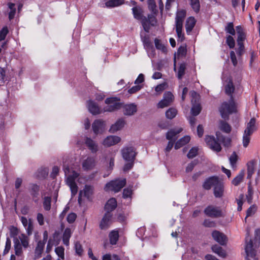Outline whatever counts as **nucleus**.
Returning a JSON list of instances; mask_svg holds the SVG:
<instances>
[{"mask_svg":"<svg viewBox=\"0 0 260 260\" xmlns=\"http://www.w3.org/2000/svg\"><path fill=\"white\" fill-rule=\"evenodd\" d=\"M230 131H222L221 134L219 131L217 132L216 139L214 136H206L205 139L207 145L213 151L219 152L222 148L219 142L223 144L224 146H229L231 144V139L229 136Z\"/></svg>","mask_w":260,"mask_h":260,"instance_id":"1","label":"nucleus"},{"mask_svg":"<svg viewBox=\"0 0 260 260\" xmlns=\"http://www.w3.org/2000/svg\"><path fill=\"white\" fill-rule=\"evenodd\" d=\"M134 17L137 20H141L144 29L149 32L150 27L154 26L157 23L155 17L153 15H149L148 17L143 16V10L140 6H136L132 9Z\"/></svg>","mask_w":260,"mask_h":260,"instance_id":"2","label":"nucleus"},{"mask_svg":"<svg viewBox=\"0 0 260 260\" xmlns=\"http://www.w3.org/2000/svg\"><path fill=\"white\" fill-rule=\"evenodd\" d=\"M29 238L24 234H21L18 238H14L15 253L17 256H21L23 253L22 246L27 248L29 246Z\"/></svg>","mask_w":260,"mask_h":260,"instance_id":"3","label":"nucleus"},{"mask_svg":"<svg viewBox=\"0 0 260 260\" xmlns=\"http://www.w3.org/2000/svg\"><path fill=\"white\" fill-rule=\"evenodd\" d=\"M186 16V11L184 10H178L175 18L176 31L179 40L182 41L184 40V34L182 33L183 22Z\"/></svg>","mask_w":260,"mask_h":260,"instance_id":"4","label":"nucleus"},{"mask_svg":"<svg viewBox=\"0 0 260 260\" xmlns=\"http://www.w3.org/2000/svg\"><path fill=\"white\" fill-rule=\"evenodd\" d=\"M105 103L107 105L104 107V112H113L121 108L120 100L116 97L107 98Z\"/></svg>","mask_w":260,"mask_h":260,"instance_id":"5","label":"nucleus"},{"mask_svg":"<svg viewBox=\"0 0 260 260\" xmlns=\"http://www.w3.org/2000/svg\"><path fill=\"white\" fill-rule=\"evenodd\" d=\"M249 232L247 231V236L245 238V251L246 254V259L250 260V258H254V260H257L255 258L256 250L253 248V242L251 239H249Z\"/></svg>","mask_w":260,"mask_h":260,"instance_id":"6","label":"nucleus"},{"mask_svg":"<svg viewBox=\"0 0 260 260\" xmlns=\"http://www.w3.org/2000/svg\"><path fill=\"white\" fill-rule=\"evenodd\" d=\"M236 111V107L233 100L231 98L229 102L223 103L220 108L221 116L225 118L229 114Z\"/></svg>","mask_w":260,"mask_h":260,"instance_id":"7","label":"nucleus"},{"mask_svg":"<svg viewBox=\"0 0 260 260\" xmlns=\"http://www.w3.org/2000/svg\"><path fill=\"white\" fill-rule=\"evenodd\" d=\"M126 184V179H116L106 184L105 189L112 190L115 192L119 191Z\"/></svg>","mask_w":260,"mask_h":260,"instance_id":"8","label":"nucleus"},{"mask_svg":"<svg viewBox=\"0 0 260 260\" xmlns=\"http://www.w3.org/2000/svg\"><path fill=\"white\" fill-rule=\"evenodd\" d=\"M191 96V102L192 103V108L191 109V113L193 116H197L200 113L201 111V107L199 103V95L194 91L190 92Z\"/></svg>","mask_w":260,"mask_h":260,"instance_id":"9","label":"nucleus"},{"mask_svg":"<svg viewBox=\"0 0 260 260\" xmlns=\"http://www.w3.org/2000/svg\"><path fill=\"white\" fill-rule=\"evenodd\" d=\"M204 213L211 218H218L223 216L222 210L219 207L214 205H209L204 210Z\"/></svg>","mask_w":260,"mask_h":260,"instance_id":"10","label":"nucleus"},{"mask_svg":"<svg viewBox=\"0 0 260 260\" xmlns=\"http://www.w3.org/2000/svg\"><path fill=\"white\" fill-rule=\"evenodd\" d=\"M174 97L170 91L164 93L162 99L157 104L158 108H164L170 106L174 101Z\"/></svg>","mask_w":260,"mask_h":260,"instance_id":"11","label":"nucleus"},{"mask_svg":"<svg viewBox=\"0 0 260 260\" xmlns=\"http://www.w3.org/2000/svg\"><path fill=\"white\" fill-rule=\"evenodd\" d=\"M112 216V213L106 212L105 213L100 224L101 229L104 230L108 228L113 221Z\"/></svg>","mask_w":260,"mask_h":260,"instance_id":"12","label":"nucleus"},{"mask_svg":"<svg viewBox=\"0 0 260 260\" xmlns=\"http://www.w3.org/2000/svg\"><path fill=\"white\" fill-rule=\"evenodd\" d=\"M123 158L127 161L134 160L136 153L134 149L132 147H125L121 150Z\"/></svg>","mask_w":260,"mask_h":260,"instance_id":"13","label":"nucleus"},{"mask_svg":"<svg viewBox=\"0 0 260 260\" xmlns=\"http://www.w3.org/2000/svg\"><path fill=\"white\" fill-rule=\"evenodd\" d=\"M212 236L214 240L221 245H224L227 242L226 236L220 232L214 230L212 233Z\"/></svg>","mask_w":260,"mask_h":260,"instance_id":"14","label":"nucleus"},{"mask_svg":"<svg viewBox=\"0 0 260 260\" xmlns=\"http://www.w3.org/2000/svg\"><path fill=\"white\" fill-rule=\"evenodd\" d=\"M120 141L121 138L119 137L109 136L104 140L102 144L104 146L108 147L118 143Z\"/></svg>","mask_w":260,"mask_h":260,"instance_id":"15","label":"nucleus"},{"mask_svg":"<svg viewBox=\"0 0 260 260\" xmlns=\"http://www.w3.org/2000/svg\"><path fill=\"white\" fill-rule=\"evenodd\" d=\"M87 108L89 111L93 115L100 114L103 112L97 104L92 100H89L87 102Z\"/></svg>","mask_w":260,"mask_h":260,"instance_id":"16","label":"nucleus"},{"mask_svg":"<svg viewBox=\"0 0 260 260\" xmlns=\"http://www.w3.org/2000/svg\"><path fill=\"white\" fill-rule=\"evenodd\" d=\"M137 111V105L134 103L127 104L123 107V113L125 115H133L136 113Z\"/></svg>","mask_w":260,"mask_h":260,"instance_id":"17","label":"nucleus"},{"mask_svg":"<svg viewBox=\"0 0 260 260\" xmlns=\"http://www.w3.org/2000/svg\"><path fill=\"white\" fill-rule=\"evenodd\" d=\"M85 144L90 151L95 153L99 150L98 144L90 138L86 137L85 140Z\"/></svg>","mask_w":260,"mask_h":260,"instance_id":"18","label":"nucleus"},{"mask_svg":"<svg viewBox=\"0 0 260 260\" xmlns=\"http://www.w3.org/2000/svg\"><path fill=\"white\" fill-rule=\"evenodd\" d=\"M219 181L218 177L215 176H212L207 179L203 184V187L206 190H209L211 187L215 185V184Z\"/></svg>","mask_w":260,"mask_h":260,"instance_id":"19","label":"nucleus"},{"mask_svg":"<svg viewBox=\"0 0 260 260\" xmlns=\"http://www.w3.org/2000/svg\"><path fill=\"white\" fill-rule=\"evenodd\" d=\"M107 122L101 119H95L92 124V130H102L107 127Z\"/></svg>","mask_w":260,"mask_h":260,"instance_id":"20","label":"nucleus"},{"mask_svg":"<svg viewBox=\"0 0 260 260\" xmlns=\"http://www.w3.org/2000/svg\"><path fill=\"white\" fill-rule=\"evenodd\" d=\"M223 183L219 180L214 187V195L216 198H221L223 196Z\"/></svg>","mask_w":260,"mask_h":260,"instance_id":"21","label":"nucleus"},{"mask_svg":"<svg viewBox=\"0 0 260 260\" xmlns=\"http://www.w3.org/2000/svg\"><path fill=\"white\" fill-rule=\"evenodd\" d=\"M126 120L123 118H120L111 125L110 130H120L126 128Z\"/></svg>","mask_w":260,"mask_h":260,"instance_id":"22","label":"nucleus"},{"mask_svg":"<svg viewBox=\"0 0 260 260\" xmlns=\"http://www.w3.org/2000/svg\"><path fill=\"white\" fill-rule=\"evenodd\" d=\"M236 30L238 34L237 42L239 46V49L242 50L243 49V41L245 39V35L240 26H237L236 27Z\"/></svg>","mask_w":260,"mask_h":260,"instance_id":"23","label":"nucleus"},{"mask_svg":"<svg viewBox=\"0 0 260 260\" xmlns=\"http://www.w3.org/2000/svg\"><path fill=\"white\" fill-rule=\"evenodd\" d=\"M95 165V161L94 158L92 157H88L86 159L84 160L82 163L83 169L85 170H92Z\"/></svg>","mask_w":260,"mask_h":260,"instance_id":"24","label":"nucleus"},{"mask_svg":"<svg viewBox=\"0 0 260 260\" xmlns=\"http://www.w3.org/2000/svg\"><path fill=\"white\" fill-rule=\"evenodd\" d=\"M63 170L65 175L68 176L67 181H69L70 179L74 181H75V180L78 177L79 175V174L75 171H73L72 172H71L70 168L68 166L66 167L64 166Z\"/></svg>","mask_w":260,"mask_h":260,"instance_id":"25","label":"nucleus"},{"mask_svg":"<svg viewBox=\"0 0 260 260\" xmlns=\"http://www.w3.org/2000/svg\"><path fill=\"white\" fill-rule=\"evenodd\" d=\"M117 207V201L115 198L110 199L105 206L106 212L112 213Z\"/></svg>","mask_w":260,"mask_h":260,"instance_id":"26","label":"nucleus"},{"mask_svg":"<svg viewBox=\"0 0 260 260\" xmlns=\"http://www.w3.org/2000/svg\"><path fill=\"white\" fill-rule=\"evenodd\" d=\"M45 244V242H42V241H39L38 242L37 247H36L35 251V259H38L41 257Z\"/></svg>","mask_w":260,"mask_h":260,"instance_id":"27","label":"nucleus"},{"mask_svg":"<svg viewBox=\"0 0 260 260\" xmlns=\"http://www.w3.org/2000/svg\"><path fill=\"white\" fill-rule=\"evenodd\" d=\"M92 193V187L90 185H86L85 186L83 190L80 191L79 198H78V202H80L81 200V197L83 196L89 198L91 194Z\"/></svg>","mask_w":260,"mask_h":260,"instance_id":"28","label":"nucleus"},{"mask_svg":"<svg viewBox=\"0 0 260 260\" xmlns=\"http://www.w3.org/2000/svg\"><path fill=\"white\" fill-rule=\"evenodd\" d=\"M196 23V20L193 17H188L186 21L185 28L186 32L189 34Z\"/></svg>","mask_w":260,"mask_h":260,"instance_id":"29","label":"nucleus"},{"mask_svg":"<svg viewBox=\"0 0 260 260\" xmlns=\"http://www.w3.org/2000/svg\"><path fill=\"white\" fill-rule=\"evenodd\" d=\"M256 162L254 160L249 161L247 164V178L250 179L255 170Z\"/></svg>","mask_w":260,"mask_h":260,"instance_id":"30","label":"nucleus"},{"mask_svg":"<svg viewBox=\"0 0 260 260\" xmlns=\"http://www.w3.org/2000/svg\"><path fill=\"white\" fill-rule=\"evenodd\" d=\"M190 140V138L188 136H185L183 138L180 139L178 141L176 142L175 145V149H178L181 148L183 146L185 145L187 143H188Z\"/></svg>","mask_w":260,"mask_h":260,"instance_id":"31","label":"nucleus"},{"mask_svg":"<svg viewBox=\"0 0 260 260\" xmlns=\"http://www.w3.org/2000/svg\"><path fill=\"white\" fill-rule=\"evenodd\" d=\"M110 243L112 245H115L119 239V233L117 231L113 230L109 234Z\"/></svg>","mask_w":260,"mask_h":260,"instance_id":"32","label":"nucleus"},{"mask_svg":"<svg viewBox=\"0 0 260 260\" xmlns=\"http://www.w3.org/2000/svg\"><path fill=\"white\" fill-rule=\"evenodd\" d=\"M181 131H168L166 133V139L169 141L175 142L178 138V134Z\"/></svg>","mask_w":260,"mask_h":260,"instance_id":"33","label":"nucleus"},{"mask_svg":"<svg viewBox=\"0 0 260 260\" xmlns=\"http://www.w3.org/2000/svg\"><path fill=\"white\" fill-rule=\"evenodd\" d=\"M124 0H109L106 2L105 5L107 8L118 7L124 4Z\"/></svg>","mask_w":260,"mask_h":260,"instance_id":"34","label":"nucleus"},{"mask_svg":"<svg viewBox=\"0 0 260 260\" xmlns=\"http://www.w3.org/2000/svg\"><path fill=\"white\" fill-rule=\"evenodd\" d=\"M253 131H244L243 136V145L244 147H247L250 142L251 136Z\"/></svg>","mask_w":260,"mask_h":260,"instance_id":"35","label":"nucleus"},{"mask_svg":"<svg viewBox=\"0 0 260 260\" xmlns=\"http://www.w3.org/2000/svg\"><path fill=\"white\" fill-rule=\"evenodd\" d=\"M71 236V230L69 228H67L63 234L62 241L63 244L66 246H69V240Z\"/></svg>","mask_w":260,"mask_h":260,"instance_id":"36","label":"nucleus"},{"mask_svg":"<svg viewBox=\"0 0 260 260\" xmlns=\"http://www.w3.org/2000/svg\"><path fill=\"white\" fill-rule=\"evenodd\" d=\"M212 251L217 254L219 256L222 257H225L226 256L225 251L220 246L215 245L212 247Z\"/></svg>","mask_w":260,"mask_h":260,"instance_id":"37","label":"nucleus"},{"mask_svg":"<svg viewBox=\"0 0 260 260\" xmlns=\"http://www.w3.org/2000/svg\"><path fill=\"white\" fill-rule=\"evenodd\" d=\"M226 82V83L225 84V92L226 94L230 95L233 92L234 87L230 78L228 79Z\"/></svg>","mask_w":260,"mask_h":260,"instance_id":"38","label":"nucleus"},{"mask_svg":"<svg viewBox=\"0 0 260 260\" xmlns=\"http://www.w3.org/2000/svg\"><path fill=\"white\" fill-rule=\"evenodd\" d=\"M67 184L69 186L72 194L75 195L78 191V186L75 181L70 179L69 181H67Z\"/></svg>","mask_w":260,"mask_h":260,"instance_id":"39","label":"nucleus"},{"mask_svg":"<svg viewBox=\"0 0 260 260\" xmlns=\"http://www.w3.org/2000/svg\"><path fill=\"white\" fill-rule=\"evenodd\" d=\"M190 5L192 9L196 13L199 12L200 10V3L199 0H190Z\"/></svg>","mask_w":260,"mask_h":260,"instance_id":"40","label":"nucleus"},{"mask_svg":"<svg viewBox=\"0 0 260 260\" xmlns=\"http://www.w3.org/2000/svg\"><path fill=\"white\" fill-rule=\"evenodd\" d=\"M251 183L249 182L248 186V191L246 195V198L247 202L248 204H251L252 202V199H253V191L252 189V187L251 185Z\"/></svg>","mask_w":260,"mask_h":260,"instance_id":"41","label":"nucleus"},{"mask_svg":"<svg viewBox=\"0 0 260 260\" xmlns=\"http://www.w3.org/2000/svg\"><path fill=\"white\" fill-rule=\"evenodd\" d=\"M244 176V173L243 171H242L232 181V183L235 186H238L243 179V177Z\"/></svg>","mask_w":260,"mask_h":260,"instance_id":"42","label":"nucleus"},{"mask_svg":"<svg viewBox=\"0 0 260 260\" xmlns=\"http://www.w3.org/2000/svg\"><path fill=\"white\" fill-rule=\"evenodd\" d=\"M177 113V111L174 108H169L166 112V116L168 119H173L174 118Z\"/></svg>","mask_w":260,"mask_h":260,"instance_id":"43","label":"nucleus"},{"mask_svg":"<svg viewBox=\"0 0 260 260\" xmlns=\"http://www.w3.org/2000/svg\"><path fill=\"white\" fill-rule=\"evenodd\" d=\"M154 43L155 47L157 49L161 50L163 52H166V47L163 44L161 43L159 40L155 39L154 40Z\"/></svg>","mask_w":260,"mask_h":260,"instance_id":"44","label":"nucleus"},{"mask_svg":"<svg viewBox=\"0 0 260 260\" xmlns=\"http://www.w3.org/2000/svg\"><path fill=\"white\" fill-rule=\"evenodd\" d=\"M55 252L60 258L64 259V248L62 246L57 247L55 249Z\"/></svg>","mask_w":260,"mask_h":260,"instance_id":"45","label":"nucleus"},{"mask_svg":"<svg viewBox=\"0 0 260 260\" xmlns=\"http://www.w3.org/2000/svg\"><path fill=\"white\" fill-rule=\"evenodd\" d=\"M51 198L45 197L44 199L43 206L45 210L48 211L51 208Z\"/></svg>","mask_w":260,"mask_h":260,"instance_id":"46","label":"nucleus"},{"mask_svg":"<svg viewBox=\"0 0 260 260\" xmlns=\"http://www.w3.org/2000/svg\"><path fill=\"white\" fill-rule=\"evenodd\" d=\"M244 198V194L242 193L239 195L238 198L236 199V201L238 204L237 210L238 211H240L242 208V205L243 204V200Z\"/></svg>","mask_w":260,"mask_h":260,"instance_id":"47","label":"nucleus"},{"mask_svg":"<svg viewBox=\"0 0 260 260\" xmlns=\"http://www.w3.org/2000/svg\"><path fill=\"white\" fill-rule=\"evenodd\" d=\"M203 225L207 228H215L216 224L214 221L211 220L209 219H206L204 220Z\"/></svg>","mask_w":260,"mask_h":260,"instance_id":"48","label":"nucleus"},{"mask_svg":"<svg viewBox=\"0 0 260 260\" xmlns=\"http://www.w3.org/2000/svg\"><path fill=\"white\" fill-rule=\"evenodd\" d=\"M218 127L221 130H231V129L230 125L224 121H220Z\"/></svg>","mask_w":260,"mask_h":260,"instance_id":"49","label":"nucleus"},{"mask_svg":"<svg viewBox=\"0 0 260 260\" xmlns=\"http://www.w3.org/2000/svg\"><path fill=\"white\" fill-rule=\"evenodd\" d=\"M167 86V84L166 82H164L157 85L155 88V90L156 92H158L159 94L163 90L166 89Z\"/></svg>","mask_w":260,"mask_h":260,"instance_id":"50","label":"nucleus"},{"mask_svg":"<svg viewBox=\"0 0 260 260\" xmlns=\"http://www.w3.org/2000/svg\"><path fill=\"white\" fill-rule=\"evenodd\" d=\"M238 159V156L235 152H233L230 157V164L233 168L235 166L236 163Z\"/></svg>","mask_w":260,"mask_h":260,"instance_id":"51","label":"nucleus"},{"mask_svg":"<svg viewBox=\"0 0 260 260\" xmlns=\"http://www.w3.org/2000/svg\"><path fill=\"white\" fill-rule=\"evenodd\" d=\"M225 30L226 32L229 33L232 35H234L235 34V31L234 28V25L232 22H230L228 24L227 26L225 27Z\"/></svg>","mask_w":260,"mask_h":260,"instance_id":"52","label":"nucleus"},{"mask_svg":"<svg viewBox=\"0 0 260 260\" xmlns=\"http://www.w3.org/2000/svg\"><path fill=\"white\" fill-rule=\"evenodd\" d=\"M75 249L76 253L79 255H81L83 250L81 244L79 242H76L75 244Z\"/></svg>","mask_w":260,"mask_h":260,"instance_id":"53","label":"nucleus"},{"mask_svg":"<svg viewBox=\"0 0 260 260\" xmlns=\"http://www.w3.org/2000/svg\"><path fill=\"white\" fill-rule=\"evenodd\" d=\"M185 68L186 67L184 63H181L180 65L178 72V77L179 79H181L183 75L184 74Z\"/></svg>","mask_w":260,"mask_h":260,"instance_id":"54","label":"nucleus"},{"mask_svg":"<svg viewBox=\"0 0 260 260\" xmlns=\"http://www.w3.org/2000/svg\"><path fill=\"white\" fill-rule=\"evenodd\" d=\"M198 149L197 148L193 147L189 151L187 154V157L192 158L194 157L198 154Z\"/></svg>","mask_w":260,"mask_h":260,"instance_id":"55","label":"nucleus"},{"mask_svg":"<svg viewBox=\"0 0 260 260\" xmlns=\"http://www.w3.org/2000/svg\"><path fill=\"white\" fill-rule=\"evenodd\" d=\"M198 161L194 160L192 161L190 164L188 165L186 168V172L188 173L191 172L193 169L194 167L197 165Z\"/></svg>","mask_w":260,"mask_h":260,"instance_id":"56","label":"nucleus"},{"mask_svg":"<svg viewBox=\"0 0 260 260\" xmlns=\"http://www.w3.org/2000/svg\"><path fill=\"white\" fill-rule=\"evenodd\" d=\"M142 88V85H137L133 86L128 90V92L130 94H133L139 91Z\"/></svg>","mask_w":260,"mask_h":260,"instance_id":"57","label":"nucleus"},{"mask_svg":"<svg viewBox=\"0 0 260 260\" xmlns=\"http://www.w3.org/2000/svg\"><path fill=\"white\" fill-rule=\"evenodd\" d=\"M226 43L230 48H234L235 46V40L234 38L231 36H228L226 38Z\"/></svg>","mask_w":260,"mask_h":260,"instance_id":"58","label":"nucleus"},{"mask_svg":"<svg viewBox=\"0 0 260 260\" xmlns=\"http://www.w3.org/2000/svg\"><path fill=\"white\" fill-rule=\"evenodd\" d=\"M187 52L186 47L185 46H181L178 50V55L180 56H185Z\"/></svg>","mask_w":260,"mask_h":260,"instance_id":"59","label":"nucleus"},{"mask_svg":"<svg viewBox=\"0 0 260 260\" xmlns=\"http://www.w3.org/2000/svg\"><path fill=\"white\" fill-rule=\"evenodd\" d=\"M8 32V30L7 27H4L0 31V42L4 40L5 39Z\"/></svg>","mask_w":260,"mask_h":260,"instance_id":"60","label":"nucleus"},{"mask_svg":"<svg viewBox=\"0 0 260 260\" xmlns=\"http://www.w3.org/2000/svg\"><path fill=\"white\" fill-rule=\"evenodd\" d=\"M25 229L26 230V232L28 236L32 234L34 226L30 220H29L28 225L26 226V228H25Z\"/></svg>","mask_w":260,"mask_h":260,"instance_id":"61","label":"nucleus"},{"mask_svg":"<svg viewBox=\"0 0 260 260\" xmlns=\"http://www.w3.org/2000/svg\"><path fill=\"white\" fill-rule=\"evenodd\" d=\"M77 215L74 213H70L67 216V221L70 223H73L76 220Z\"/></svg>","mask_w":260,"mask_h":260,"instance_id":"62","label":"nucleus"},{"mask_svg":"<svg viewBox=\"0 0 260 260\" xmlns=\"http://www.w3.org/2000/svg\"><path fill=\"white\" fill-rule=\"evenodd\" d=\"M132 193V190L131 188H124L123 191V197L127 198L131 197Z\"/></svg>","mask_w":260,"mask_h":260,"instance_id":"63","label":"nucleus"},{"mask_svg":"<svg viewBox=\"0 0 260 260\" xmlns=\"http://www.w3.org/2000/svg\"><path fill=\"white\" fill-rule=\"evenodd\" d=\"M256 211V207L255 206H254V205L250 207L248 210H247V215H246V217L245 218V219H246V218L248 216H250L251 215H252L253 214H254V213H255Z\"/></svg>","mask_w":260,"mask_h":260,"instance_id":"64","label":"nucleus"}]
</instances>
